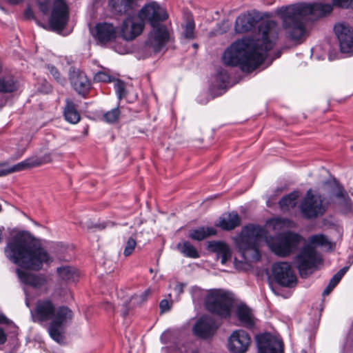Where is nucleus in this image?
<instances>
[{"instance_id": "obj_34", "label": "nucleus", "mask_w": 353, "mask_h": 353, "mask_svg": "<svg viewBox=\"0 0 353 353\" xmlns=\"http://www.w3.org/2000/svg\"><path fill=\"white\" fill-rule=\"evenodd\" d=\"M34 167L33 165L32 160H31V158L27 159L14 165L12 167H9L8 164L6 163V167H3V172H6L5 176L12 173L15 172H19L23 170H26L27 168H33Z\"/></svg>"}, {"instance_id": "obj_39", "label": "nucleus", "mask_w": 353, "mask_h": 353, "mask_svg": "<svg viewBox=\"0 0 353 353\" xmlns=\"http://www.w3.org/2000/svg\"><path fill=\"white\" fill-rule=\"evenodd\" d=\"M120 110L119 108H115L105 112L103 114V118L107 123H112L118 120Z\"/></svg>"}, {"instance_id": "obj_37", "label": "nucleus", "mask_w": 353, "mask_h": 353, "mask_svg": "<svg viewBox=\"0 0 353 353\" xmlns=\"http://www.w3.org/2000/svg\"><path fill=\"white\" fill-rule=\"evenodd\" d=\"M112 82H114V87L118 99L121 100L126 94L125 84L123 81L115 78Z\"/></svg>"}, {"instance_id": "obj_46", "label": "nucleus", "mask_w": 353, "mask_h": 353, "mask_svg": "<svg viewBox=\"0 0 353 353\" xmlns=\"http://www.w3.org/2000/svg\"><path fill=\"white\" fill-rule=\"evenodd\" d=\"M159 308L161 313L168 312L170 310V304L167 299H163L160 301Z\"/></svg>"}, {"instance_id": "obj_60", "label": "nucleus", "mask_w": 353, "mask_h": 353, "mask_svg": "<svg viewBox=\"0 0 353 353\" xmlns=\"http://www.w3.org/2000/svg\"><path fill=\"white\" fill-rule=\"evenodd\" d=\"M3 239H2V229L0 228V244L2 243Z\"/></svg>"}, {"instance_id": "obj_7", "label": "nucleus", "mask_w": 353, "mask_h": 353, "mask_svg": "<svg viewBox=\"0 0 353 353\" xmlns=\"http://www.w3.org/2000/svg\"><path fill=\"white\" fill-rule=\"evenodd\" d=\"M302 239V236L298 233L288 231L279 235L270 244V248L276 256L286 257L297 249Z\"/></svg>"}, {"instance_id": "obj_52", "label": "nucleus", "mask_w": 353, "mask_h": 353, "mask_svg": "<svg viewBox=\"0 0 353 353\" xmlns=\"http://www.w3.org/2000/svg\"><path fill=\"white\" fill-rule=\"evenodd\" d=\"M333 290L334 288L327 285V287L324 289L322 295L323 296H327Z\"/></svg>"}, {"instance_id": "obj_59", "label": "nucleus", "mask_w": 353, "mask_h": 353, "mask_svg": "<svg viewBox=\"0 0 353 353\" xmlns=\"http://www.w3.org/2000/svg\"><path fill=\"white\" fill-rule=\"evenodd\" d=\"M328 285H330V287H332L334 289L336 286L334 283H332L330 281H329Z\"/></svg>"}, {"instance_id": "obj_3", "label": "nucleus", "mask_w": 353, "mask_h": 353, "mask_svg": "<svg viewBox=\"0 0 353 353\" xmlns=\"http://www.w3.org/2000/svg\"><path fill=\"white\" fill-rule=\"evenodd\" d=\"M4 252L11 262L27 270L38 271L43 263L52 262L48 252L33 242L30 235L24 232H19L12 238Z\"/></svg>"}, {"instance_id": "obj_12", "label": "nucleus", "mask_w": 353, "mask_h": 353, "mask_svg": "<svg viewBox=\"0 0 353 353\" xmlns=\"http://www.w3.org/2000/svg\"><path fill=\"white\" fill-rule=\"evenodd\" d=\"M272 272L276 283L279 285L292 288L296 284V276L289 263L278 262L274 263Z\"/></svg>"}, {"instance_id": "obj_16", "label": "nucleus", "mask_w": 353, "mask_h": 353, "mask_svg": "<svg viewBox=\"0 0 353 353\" xmlns=\"http://www.w3.org/2000/svg\"><path fill=\"white\" fill-rule=\"evenodd\" d=\"M259 353H283V343L270 333L256 336Z\"/></svg>"}, {"instance_id": "obj_5", "label": "nucleus", "mask_w": 353, "mask_h": 353, "mask_svg": "<svg viewBox=\"0 0 353 353\" xmlns=\"http://www.w3.org/2000/svg\"><path fill=\"white\" fill-rule=\"evenodd\" d=\"M266 230L257 225L250 224L243 228L237 247L241 257L247 263L261 260L259 242L266 236Z\"/></svg>"}, {"instance_id": "obj_45", "label": "nucleus", "mask_w": 353, "mask_h": 353, "mask_svg": "<svg viewBox=\"0 0 353 353\" xmlns=\"http://www.w3.org/2000/svg\"><path fill=\"white\" fill-rule=\"evenodd\" d=\"M48 69L50 71V74L53 76V77L59 83H62L63 81L61 78V74L59 70L53 65H48Z\"/></svg>"}, {"instance_id": "obj_50", "label": "nucleus", "mask_w": 353, "mask_h": 353, "mask_svg": "<svg viewBox=\"0 0 353 353\" xmlns=\"http://www.w3.org/2000/svg\"><path fill=\"white\" fill-rule=\"evenodd\" d=\"M347 270H348L347 267H343V268L339 270L335 274L336 276H338L341 279L343 278V276H344V274L347 271Z\"/></svg>"}, {"instance_id": "obj_49", "label": "nucleus", "mask_w": 353, "mask_h": 353, "mask_svg": "<svg viewBox=\"0 0 353 353\" xmlns=\"http://www.w3.org/2000/svg\"><path fill=\"white\" fill-rule=\"evenodd\" d=\"M10 323L12 322L8 319L3 314H0V324L8 325Z\"/></svg>"}, {"instance_id": "obj_63", "label": "nucleus", "mask_w": 353, "mask_h": 353, "mask_svg": "<svg viewBox=\"0 0 353 353\" xmlns=\"http://www.w3.org/2000/svg\"><path fill=\"white\" fill-rule=\"evenodd\" d=\"M212 230H213V229H211L210 230H209L210 231V234H212Z\"/></svg>"}, {"instance_id": "obj_51", "label": "nucleus", "mask_w": 353, "mask_h": 353, "mask_svg": "<svg viewBox=\"0 0 353 353\" xmlns=\"http://www.w3.org/2000/svg\"><path fill=\"white\" fill-rule=\"evenodd\" d=\"M189 237L199 241V230H194L189 234Z\"/></svg>"}, {"instance_id": "obj_56", "label": "nucleus", "mask_w": 353, "mask_h": 353, "mask_svg": "<svg viewBox=\"0 0 353 353\" xmlns=\"http://www.w3.org/2000/svg\"><path fill=\"white\" fill-rule=\"evenodd\" d=\"M185 353H199V352H198L197 348L194 347V348L187 349L185 350Z\"/></svg>"}, {"instance_id": "obj_26", "label": "nucleus", "mask_w": 353, "mask_h": 353, "mask_svg": "<svg viewBox=\"0 0 353 353\" xmlns=\"http://www.w3.org/2000/svg\"><path fill=\"white\" fill-rule=\"evenodd\" d=\"M236 316L241 325L248 329H252L254 327L250 309L245 305H239L236 309Z\"/></svg>"}, {"instance_id": "obj_29", "label": "nucleus", "mask_w": 353, "mask_h": 353, "mask_svg": "<svg viewBox=\"0 0 353 353\" xmlns=\"http://www.w3.org/2000/svg\"><path fill=\"white\" fill-rule=\"evenodd\" d=\"M57 272L62 280L67 282H74L79 276L77 270L74 267L68 265L58 268Z\"/></svg>"}, {"instance_id": "obj_22", "label": "nucleus", "mask_w": 353, "mask_h": 353, "mask_svg": "<svg viewBox=\"0 0 353 353\" xmlns=\"http://www.w3.org/2000/svg\"><path fill=\"white\" fill-rule=\"evenodd\" d=\"M219 325L214 318L203 315L200 316V339H208L216 332Z\"/></svg>"}, {"instance_id": "obj_57", "label": "nucleus", "mask_w": 353, "mask_h": 353, "mask_svg": "<svg viewBox=\"0 0 353 353\" xmlns=\"http://www.w3.org/2000/svg\"><path fill=\"white\" fill-rule=\"evenodd\" d=\"M197 290V288H193L192 290V298H193V301H195V296H194V292Z\"/></svg>"}, {"instance_id": "obj_30", "label": "nucleus", "mask_w": 353, "mask_h": 353, "mask_svg": "<svg viewBox=\"0 0 353 353\" xmlns=\"http://www.w3.org/2000/svg\"><path fill=\"white\" fill-rule=\"evenodd\" d=\"M299 197L298 192L293 191L283 196L279 201V205L282 211H288L291 208H294L297 203Z\"/></svg>"}, {"instance_id": "obj_53", "label": "nucleus", "mask_w": 353, "mask_h": 353, "mask_svg": "<svg viewBox=\"0 0 353 353\" xmlns=\"http://www.w3.org/2000/svg\"><path fill=\"white\" fill-rule=\"evenodd\" d=\"M341 279L338 276H336V274H334L332 278L330 280L332 283H334L336 285H338V283L340 282Z\"/></svg>"}, {"instance_id": "obj_58", "label": "nucleus", "mask_w": 353, "mask_h": 353, "mask_svg": "<svg viewBox=\"0 0 353 353\" xmlns=\"http://www.w3.org/2000/svg\"><path fill=\"white\" fill-rule=\"evenodd\" d=\"M8 1H10V3H13V4H15V3H17L19 1H21V0H8Z\"/></svg>"}, {"instance_id": "obj_54", "label": "nucleus", "mask_w": 353, "mask_h": 353, "mask_svg": "<svg viewBox=\"0 0 353 353\" xmlns=\"http://www.w3.org/2000/svg\"><path fill=\"white\" fill-rule=\"evenodd\" d=\"M200 240L205 238L206 235L205 234V229L203 227H200Z\"/></svg>"}, {"instance_id": "obj_31", "label": "nucleus", "mask_w": 353, "mask_h": 353, "mask_svg": "<svg viewBox=\"0 0 353 353\" xmlns=\"http://www.w3.org/2000/svg\"><path fill=\"white\" fill-rule=\"evenodd\" d=\"M176 249L184 256L188 258L196 259L199 257V252L196 248L188 241H183L176 245Z\"/></svg>"}, {"instance_id": "obj_47", "label": "nucleus", "mask_w": 353, "mask_h": 353, "mask_svg": "<svg viewBox=\"0 0 353 353\" xmlns=\"http://www.w3.org/2000/svg\"><path fill=\"white\" fill-rule=\"evenodd\" d=\"M8 339V335L6 333L5 330L0 327V345H3L6 343Z\"/></svg>"}, {"instance_id": "obj_42", "label": "nucleus", "mask_w": 353, "mask_h": 353, "mask_svg": "<svg viewBox=\"0 0 353 353\" xmlns=\"http://www.w3.org/2000/svg\"><path fill=\"white\" fill-rule=\"evenodd\" d=\"M39 9L43 14H47L49 11L50 5L52 0H37Z\"/></svg>"}, {"instance_id": "obj_36", "label": "nucleus", "mask_w": 353, "mask_h": 353, "mask_svg": "<svg viewBox=\"0 0 353 353\" xmlns=\"http://www.w3.org/2000/svg\"><path fill=\"white\" fill-rule=\"evenodd\" d=\"M195 23L192 18H188L186 23L184 26V37L187 39H191L194 37Z\"/></svg>"}, {"instance_id": "obj_6", "label": "nucleus", "mask_w": 353, "mask_h": 353, "mask_svg": "<svg viewBox=\"0 0 353 353\" xmlns=\"http://www.w3.org/2000/svg\"><path fill=\"white\" fill-rule=\"evenodd\" d=\"M234 303V294L223 289L209 290L204 301L205 309L222 319L230 317Z\"/></svg>"}, {"instance_id": "obj_62", "label": "nucleus", "mask_w": 353, "mask_h": 353, "mask_svg": "<svg viewBox=\"0 0 353 353\" xmlns=\"http://www.w3.org/2000/svg\"><path fill=\"white\" fill-rule=\"evenodd\" d=\"M26 305H27L28 307H29V306H30L29 302H28V301H27V302H26Z\"/></svg>"}, {"instance_id": "obj_40", "label": "nucleus", "mask_w": 353, "mask_h": 353, "mask_svg": "<svg viewBox=\"0 0 353 353\" xmlns=\"http://www.w3.org/2000/svg\"><path fill=\"white\" fill-rule=\"evenodd\" d=\"M136 245H137V242H136L135 239L133 237H130L127 240V241L125 244L124 251H123L124 256H128L131 255L132 253L133 252V251L134 250Z\"/></svg>"}, {"instance_id": "obj_14", "label": "nucleus", "mask_w": 353, "mask_h": 353, "mask_svg": "<svg viewBox=\"0 0 353 353\" xmlns=\"http://www.w3.org/2000/svg\"><path fill=\"white\" fill-rule=\"evenodd\" d=\"M251 341L250 335L246 331L234 330L228 338V350L230 353H246Z\"/></svg>"}, {"instance_id": "obj_23", "label": "nucleus", "mask_w": 353, "mask_h": 353, "mask_svg": "<svg viewBox=\"0 0 353 353\" xmlns=\"http://www.w3.org/2000/svg\"><path fill=\"white\" fill-rule=\"evenodd\" d=\"M207 249L210 252L215 253L218 257H221V263L225 264L232 257V251L230 246L224 241H208Z\"/></svg>"}, {"instance_id": "obj_24", "label": "nucleus", "mask_w": 353, "mask_h": 353, "mask_svg": "<svg viewBox=\"0 0 353 353\" xmlns=\"http://www.w3.org/2000/svg\"><path fill=\"white\" fill-rule=\"evenodd\" d=\"M241 219L236 211L223 214L219 221L217 226L225 231H231L241 225Z\"/></svg>"}, {"instance_id": "obj_28", "label": "nucleus", "mask_w": 353, "mask_h": 353, "mask_svg": "<svg viewBox=\"0 0 353 353\" xmlns=\"http://www.w3.org/2000/svg\"><path fill=\"white\" fill-rule=\"evenodd\" d=\"M63 116L65 119L72 124H76L80 121L81 117L79 111L77 110V105L70 99H65Z\"/></svg>"}, {"instance_id": "obj_25", "label": "nucleus", "mask_w": 353, "mask_h": 353, "mask_svg": "<svg viewBox=\"0 0 353 353\" xmlns=\"http://www.w3.org/2000/svg\"><path fill=\"white\" fill-rule=\"evenodd\" d=\"M16 273L22 283L35 288H39L46 283V279L43 276L35 275L20 269H17Z\"/></svg>"}, {"instance_id": "obj_35", "label": "nucleus", "mask_w": 353, "mask_h": 353, "mask_svg": "<svg viewBox=\"0 0 353 353\" xmlns=\"http://www.w3.org/2000/svg\"><path fill=\"white\" fill-rule=\"evenodd\" d=\"M228 72L223 69L219 70L215 76V83L219 89H225L229 83Z\"/></svg>"}, {"instance_id": "obj_10", "label": "nucleus", "mask_w": 353, "mask_h": 353, "mask_svg": "<svg viewBox=\"0 0 353 353\" xmlns=\"http://www.w3.org/2000/svg\"><path fill=\"white\" fill-rule=\"evenodd\" d=\"M299 208L302 215L307 219L321 216L327 209V205L323 203L322 196L319 194L316 197L311 189L307 191Z\"/></svg>"}, {"instance_id": "obj_17", "label": "nucleus", "mask_w": 353, "mask_h": 353, "mask_svg": "<svg viewBox=\"0 0 353 353\" xmlns=\"http://www.w3.org/2000/svg\"><path fill=\"white\" fill-rule=\"evenodd\" d=\"M138 15L141 19L147 20L152 27L160 25L159 21H163L168 18V14L164 9L156 2L143 6Z\"/></svg>"}, {"instance_id": "obj_38", "label": "nucleus", "mask_w": 353, "mask_h": 353, "mask_svg": "<svg viewBox=\"0 0 353 353\" xmlns=\"http://www.w3.org/2000/svg\"><path fill=\"white\" fill-rule=\"evenodd\" d=\"M31 160H32L33 165L37 167L51 162L52 157L50 153H46L39 157H32Z\"/></svg>"}, {"instance_id": "obj_8", "label": "nucleus", "mask_w": 353, "mask_h": 353, "mask_svg": "<svg viewBox=\"0 0 353 353\" xmlns=\"http://www.w3.org/2000/svg\"><path fill=\"white\" fill-rule=\"evenodd\" d=\"M323 189L327 192L330 199H336V203L344 213H349L352 210V201L345 191L343 185L335 178L327 180L323 183Z\"/></svg>"}, {"instance_id": "obj_11", "label": "nucleus", "mask_w": 353, "mask_h": 353, "mask_svg": "<svg viewBox=\"0 0 353 353\" xmlns=\"http://www.w3.org/2000/svg\"><path fill=\"white\" fill-rule=\"evenodd\" d=\"M69 19L68 7L64 0L53 1L49 25L54 31H61L67 25Z\"/></svg>"}, {"instance_id": "obj_13", "label": "nucleus", "mask_w": 353, "mask_h": 353, "mask_svg": "<svg viewBox=\"0 0 353 353\" xmlns=\"http://www.w3.org/2000/svg\"><path fill=\"white\" fill-rule=\"evenodd\" d=\"M144 26V21L139 15L129 16L120 26L121 36L125 41H132L142 33Z\"/></svg>"}, {"instance_id": "obj_20", "label": "nucleus", "mask_w": 353, "mask_h": 353, "mask_svg": "<svg viewBox=\"0 0 353 353\" xmlns=\"http://www.w3.org/2000/svg\"><path fill=\"white\" fill-rule=\"evenodd\" d=\"M257 14L243 13L240 14L235 21L234 30L237 33H245L252 30L259 23Z\"/></svg>"}, {"instance_id": "obj_61", "label": "nucleus", "mask_w": 353, "mask_h": 353, "mask_svg": "<svg viewBox=\"0 0 353 353\" xmlns=\"http://www.w3.org/2000/svg\"><path fill=\"white\" fill-rule=\"evenodd\" d=\"M281 52L279 51L276 54V57L279 58L281 56Z\"/></svg>"}, {"instance_id": "obj_64", "label": "nucleus", "mask_w": 353, "mask_h": 353, "mask_svg": "<svg viewBox=\"0 0 353 353\" xmlns=\"http://www.w3.org/2000/svg\"><path fill=\"white\" fill-rule=\"evenodd\" d=\"M193 46H194V48H196V47H197V44H194V45H193Z\"/></svg>"}, {"instance_id": "obj_2", "label": "nucleus", "mask_w": 353, "mask_h": 353, "mask_svg": "<svg viewBox=\"0 0 353 353\" xmlns=\"http://www.w3.org/2000/svg\"><path fill=\"white\" fill-rule=\"evenodd\" d=\"M352 9L353 0H332V4L322 3H297L281 6L276 10V14L282 20L285 37L288 40L301 43L306 34L305 17L314 16L321 18L330 14L333 8Z\"/></svg>"}, {"instance_id": "obj_21", "label": "nucleus", "mask_w": 353, "mask_h": 353, "mask_svg": "<svg viewBox=\"0 0 353 353\" xmlns=\"http://www.w3.org/2000/svg\"><path fill=\"white\" fill-rule=\"evenodd\" d=\"M96 38L102 44L114 40L117 37V28L110 23H99L96 25Z\"/></svg>"}, {"instance_id": "obj_41", "label": "nucleus", "mask_w": 353, "mask_h": 353, "mask_svg": "<svg viewBox=\"0 0 353 353\" xmlns=\"http://www.w3.org/2000/svg\"><path fill=\"white\" fill-rule=\"evenodd\" d=\"M114 78L105 72H99L94 76V80L97 82H112Z\"/></svg>"}, {"instance_id": "obj_48", "label": "nucleus", "mask_w": 353, "mask_h": 353, "mask_svg": "<svg viewBox=\"0 0 353 353\" xmlns=\"http://www.w3.org/2000/svg\"><path fill=\"white\" fill-rule=\"evenodd\" d=\"M184 285L183 283H177L174 287V290L177 294H181L183 292Z\"/></svg>"}, {"instance_id": "obj_15", "label": "nucleus", "mask_w": 353, "mask_h": 353, "mask_svg": "<svg viewBox=\"0 0 353 353\" xmlns=\"http://www.w3.org/2000/svg\"><path fill=\"white\" fill-rule=\"evenodd\" d=\"M152 30L149 33L145 46L154 52H159L168 41V32L164 25H158L152 27Z\"/></svg>"}, {"instance_id": "obj_19", "label": "nucleus", "mask_w": 353, "mask_h": 353, "mask_svg": "<svg viewBox=\"0 0 353 353\" xmlns=\"http://www.w3.org/2000/svg\"><path fill=\"white\" fill-rule=\"evenodd\" d=\"M69 79L72 86L79 94L84 95L90 89V81L85 74L79 70L70 69Z\"/></svg>"}, {"instance_id": "obj_44", "label": "nucleus", "mask_w": 353, "mask_h": 353, "mask_svg": "<svg viewBox=\"0 0 353 353\" xmlns=\"http://www.w3.org/2000/svg\"><path fill=\"white\" fill-rule=\"evenodd\" d=\"M188 325H192V332L196 336H199V319L192 318L188 322Z\"/></svg>"}, {"instance_id": "obj_4", "label": "nucleus", "mask_w": 353, "mask_h": 353, "mask_svg": "<svg viewBox=\"0 0 353 353\" xmlns=\"http://www.w3.org/2000/svg\"><path fill=\"white\" fill-rule=\"evenodd\" d=\"M32 321L39 324L48 323V332L57 343L64 342L66 326L73 319L72 311L65 305H57L50 298L40 299L31 310Z\"/></svg>"}, {"instance_id": "obj_1", "label": "nucleus", "mask_w": 353, "mask_h": 353, "mask_svg": "<svg viewBox=\"0 0 353 353\" xmlns=\"http://www.w3.org/2000/svg\"><path fill=\"white\" fill-rule=\"evenodd\" d=\"M278 37L276 23L272 20L262 21L258 26L256 38L245 37L232 43L223 54V63L252 72L263 63L267 52L273 49Z\"/></svg>"}, {"instance_id": "obj_27", "label": "nucleus", "mask_w": 353, "mask_h": 353, "mask_svg": "<svg viewBox=\"0 0 353 353\" xmlns=\"http://www.w3.org/2000/svg\"><path fill=\"white\" fill-rule=\"evenodd\" d=\"M150 293V290H147L142 292L141 294L132 295L129 300H127L123 303L120 309L121 315L123 317L127 316L129 314L130 310L132 308V306L130 305V303L132 302L133 306L139 305L146 300L148 295Z\"/></svg>"}, {"instance_id": "obj_9", "label": "nucleus", "mask_w": 353, "mask_h": 353, "mask_svg": "<svg viewBox=\"0 0 353 353\" xmlns=\"http://www.w3.org/2000/svg\"><path fill=\"white\" fill-rule=\"evenodd\" d=\"M295 262L300 276L306 279L312 272L309 270L315 268L322 262V259L318 254L316 249L310 245L304 246L296 256Z\"/></svg>"}, {"instance_id": "obj_32", "label": "nucleus", "mask_w": 353, "mask_h": 353, "mask_svg": "<svg viewBox=\"0 0 353 353\" xmlns=\"http://www.w3.org/2000/svg\"><path fill=\"white\" fill-rule=\"evenodd\" d=\"M134 0H109V6L119 14H124L132 8Z\"/></svg>"}, {"instance_id": "obj_18", "label": "nucleus", "mask_w": 353, "mask_h": 353, "mask_svg": "<svg viewBox=\"0 0 353 353\" xmlns=\"http://www.w3.org/2000/svg\"><path fill=\"white\" fill-rule=\"evenodd\" d=\"M334 31L338 38L341 52H353V29L343 23L336 24Z\"/></svg>"}, {"instance_id": "obj_43", "label": "nucleus", "mask_w": 353, "mask_h": 353, "mask_svg": "<svg viewBox=\"0 0 353 353\" xmlns=\"http://www.w3.org/2000/svg\"><path fill=\"white\" fill-rule=\"evenodd\" d=\"M310 241L312 243L318 245H325L327 242V239L323 234H314L311 236Z\"/></svg>"}, {"instance_id": "obj_33", "label": "nucleus", "mask_w": 353, "mask_h": 353, "mask_svg": "<svg viewBox=\"0 0 353 353\" xmlns=\"http://www.w3.org/2000/svg\"><path fill=\"white\" fill-rule=\"evenodd\" d=\"M19 85L11 76L0 77V92L11 93L18 89Z\"/></svg>"}, {"instance_id": "obj_55", "label": "nucleus", "mask_w": 353, "mask_h": 353, "mask_svg": "<svg viewBox=\"0 0 353 353\" xmlns=\"http://www.w3.org/2000/svg\"><path fill=\"white\" fill-rule=\"evenodd\" d=\"M6 163H0V176H5L6 172H3V167H6Z\"/></svg>"}]
</instances>
